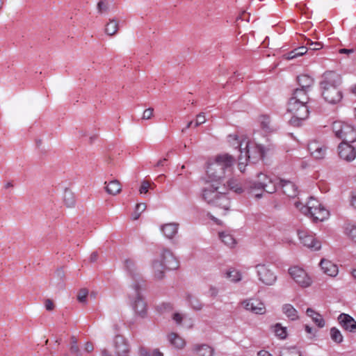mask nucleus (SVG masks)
Wrapping results in <instances>:
<instances>
[{"label": "nucleus", "mask_w": 356, "mask_h": 356, "mask_svg": "<svg viewBox=\"0 0 356 356\" xmlns=\"http://www.w3.org/2000/svg\"><path fill=\"white\" fill-rule=\"evenodd\" d=\"M193 350L198 356H213V350L207 345H195Z\"/></svg>", "instance_id": "c85d7f7f"}, {"label": "nucleus", "mask_w": 356, "mask_h": 356, "mask_svg": "<svg viewBox=\"0 0 356 356\" xmlns=\"http://www.w3.org/2000/svg\"><path fill=\"white\" fill-rule=\"evenodd\" d=\"M173 309L172 305L169 302H163L159 306L160 312L170 311Z\"/></svg>", "instance_id": "8fccbe9b"}, {"label": "nucleus", "mask_w": 356, "mask_h": 356, "mask_svg": "<svg viewBox=\"0 0 356 356\" xmlns=\"http://www.w3.org/2000/svg\"><path fill=\"white\" fill-rule=\"evenodd\" d=\"M119 29V22L116 19H109L105 25V33L109 36L115 35Z\"/></svg>", "instance_id": "c756f323"}, {"label": "nucleus", "mask_w": 356, "mask_h": 356, "mask_svg": "<svg viewBox=\"0 0 356 356\" xmlns=\"http://www.w3.org/2000/svg\"><path fill=\"white\" fill-rule=\"evenodd\" d=\"M300 88L309 90L314 84V79L308 74H300L297 77Z\"/></svg>", "instance_id": "5701e85b"}, {"label": "nucleus", "mask_w": 356, "mask_h": 356, "mask_svg": "<svg viewBox=\"0 0 356 356\" xmlns=\"http://www.w3.org/2000/svg\"><path fill=\"white\" fill-rule=\"evenodd\" d=\"M284 355L285 356H300V353L298 352L295 348L289 350L287 353H284Z\"/></svg>", "instance_id": "6e6d98bb"}, {"label": "nucleus", "mask_w": 356, "mask_h": 356, "mask_svg": "<svg viewBox=\"0 0 356 356\" xmlns=\"http://www.w3.org/2000/svg\"><path fill=\"white\" fill-rule=\"evenodd\" d=\"M160 261L168 270H175L179 266V262L173 254L168 250H163Z\"/></svg>", "instance_id": "f3484780"}, {"label": "nucleus", "mask_w": 356, "mask_h": 356, "mask_svg": "<svg viewBox=\"0 0 356 356\" xmlns=\"http://www.w3.org/2000/svg\"><path fill=\"white\" fill-rule=\"evenodd\" d=\"M225 277L231 282L237 283L242 280V274L235 268H229L225 273Z\"/></svg>", "instance_id": "b1692460"}, {"label": "nucleus", "mask_w": 356, "mask_h": 356, "mask_svg": "<svg viewBox=\"0 0 356 356\" xmlns=\"http://www.w3.org/2000/svg\"><path fill=\"white\" fill-rule=\"evenodd\" d=\"M71 353L74 355L75 356H83L82 352L80 350L79 348H74L73 350L71 351Z\"/></svg>", "instance_id": "680f3d73"}, {"label": "nucleus", "mask_w": 356, "mask_h": 356, "mask_svg": "<svg viewBox=\"0 0 356 356\" xmlns=\"http://www.w3.org/2000/svg\"><path fill=\"white\" fill-rule=\"evenodd\" d=\"M248 138L245 136H238L237 134H229L227 136V149L229 150H238L241 153V149L246 143Z\"/></svg>", "instance_id": "ddd939ff"}, {"label": "nucleus", "mask_w": 356, "mask_h": 356, "mask_svg": "<svg viewBox=\"0 0 356 356\" xmlns=\"http://www.w3.org/2000/svg\"><path fill=\"white\" fill-rule=\"evenodd\" d=\"M78 345H77V340L76 339L75 337H71V343H70V352L73 350V348H78Z\"/></svg>", "instance_id": "4d7b16f0"}, {"label": "nucleus", "mask_w": 356, "mask_h": 356, "mask_svg": "<svg viewBox=\"0 0 356 356\" xmlns=\"http://www.w3.org/2000/svg\"><path fill=\"white\" fill-rule=\"evenodd\" d=\"M146 209V204L145 203L137 204L136 207V209L137 211H139L140 213L143 212Z\"/></svg>", "instance_id": "bf43d9fd"}, {"label": "nucleus", "mask_w": 356, "mask_h": 356, "mask_svg": "<svg viewBox=\"0 0 356 356\" xmlns=\"http://www.w3.org/2000/svg\"><path fill=\"white\" fill-rule=\"evenodd\" d=\"M184 316L180 313H175L172 316V319L175 321L177 325H181Z\"/></svg>", "instance_id": "3c124183"}, {"label": "nucleus", "mask_w": 356, "mask_h": 356, "mask_svg": "<svg viewBox=\"0 0 356 356\" xmlns=\"http://www.w3.org/2000/svg\"><path fill=\"white\" fill-rule=\"evenodd\" d=\"M298 236L300 243L312 250H318L321 243L318 241L312 232L307 229H298Z\"/></svg>", "instance_id": "9b49d317"}, {"label": "nucleus", "mask_w": 356, "mask_h": 356, "mask_svg": "<svg viewBox=\"0 0 356 356\" xmlns=\"http://www.w3.org/2000/svg\"><path fill=\"white\" fill-rule=\"evenodd\" d=\"M307 51V47L306 46L299 47L286 54V58L289 60H291L296 58L298 56H302L305 54Z\"/></svg>", "instance_id": "f704fd0d"}, {"label": "nucleus", "mask_w": 356, "mask_h": 356, "mask_svg": "<svg viewBox=\"0 0 356 356\" xmlns=\"http://www.w3.org/2000/svg\"><path fill=\"white\" fill-rule=\"evenodd\" d=\"M307 90L302 88H297L293 93V96L290 99L299 101L300 102H307L309 97L307 96Z\"/></svg>", "instance_id": "7c9ffc66"}, {"label": "nucleus", "mask_w": 356, "mask_h": 356, "mask_svg": "<svg viewBox=\"0 0 356 356\" xmlns=\"http://www.w3.org/2000/svg\"><path fill=\"white\" fill-rule=\"evenodd\" d=\"M259 280L265 285L272 286L277 281V275L269 265L259 264L254 266Z\"/></svg>", "instance_id": "9d476101"}, {"label": "nucleus", "mask_w": 356, "mask_h": 356, "mask_svg": "<svg viewBox=\"0 0 356 356\" xmlns=\"http://www.w3.org/2000/svg\"><path fill=\"white\" fill-rule=\"evenodd\" d=\"M243 308L256 314H264L266 312V307L263 302L257 299L250 298L241 302Z\"/></svg>", "instance_id": "4468645a"}, {"label": "nucleus", "mask_w": 356, "mask_h": 356, "mask_svg": "<svg viewBox=\"0 0 356 356\" xmlns=\"http://www.w3.org/2000/svg\"><path fill=\"white\" fill-rule=\"evenodd\" d=\"M140 213L136 210L132 216L133 220H137L140 217Z\"/></svg>", "instance_id": "774afa93"}, {"label": "nucleus", "mask_w": 356, "mask_h": 356, "mask_svg": "<svg viewBox=\"0 0 356 356\" xmlns=\"http://www.w3.org/2000/svg\"><path fill=\"white\" fill-rule=\"evenodd\" d=\"M330 334L331 339L335 343H341L343 342V337L338 328L335 327H332L330 331Z\"/></svg>", "instance_id": "e433bc0d"}, {"label": "nucleus", "mask_w": 356, "mask_h": 356, "mask_svg": "<svg viewBox=\"0 0 356 356\" xmlns=\"http://www.w3.org/2000/svg\"><path fill=\"white\" fill-rule=\"evenodd\" d=\"M308 150L316 159L324 158L326 152L325 147L318 141H312L308 144Z\"/></svg>", "instance_id": "a211bd4d"}, {"label": "nucleus", "mask_w": 356, "mask_h": 356, "mask_svg": "<svg viewBox=\"0 0 356 356\" xmlns=\"http://www.w3.org/2000/svg\"><path fill=\"white\" fill-rule=\"evenodd\" d=\"M236 160L229 153H224V174L226 172L233 173Z\"/></svg>", "instance_id": "393cba45"}, {"label": "nucleus", "mask_w": 356, "mask_h": 356, "mask_svg": "<svg viewBox=\"0 0 356 356\" xmlns=\"http://www.w3.org/2000/svg\"><path fill=\"white\" fill-rule=\"evenodd\" d=\"M258 181L252 184L253 188L263 189L268 193H273L280 188L282 192L289 197H295L298 195V187L289 180L276 178L273 181L267 175L259 173L257 176Z\"/></svg>", "instance_id": "f257e3e1"}, {"label": "nucleus", "mask_w": 356, "mask_h": 356, "mask_svg": "<svg viewBox=\"0 0 356 356\" xmlns=\"http://www.w3.org/2000/svg\"><path fill=\"white\" fill-rule=\"evenodd\" d=\"M236 240L232 234L224 232V245H226L229 248H233L236 246Z\"/></svg>", "instance_id": "ea45409f"}, {"label": "nucleus", "mask_w": 356, "mask_h": 356, "mask_svg": "<svg viewBox=\"0 0 356 356\" xmlns=\"http://www.w3.org/2000/svg\"><path fill=\"white\" fill-rule=\"evenodd\" d=\"M320 266L323 273L330 277H335L338 274V267L337 265L326 259H322Z\"/></svg>", "instance_id": "aec40b11"}, {"label": "nucleus", "mask_w": 356, "mask_h": 356, "mask_svg": "<svg viewBox=\"0 0 356 356\" xmlns=\"http://www.w3.org/2000/svg\"><path fill=\"white\" fill-rule=\"evenodd\" d=\"M151 185H154V184H151L147 181H143L140 187L139 191L140 194H145L148 192V189L151 187Z\"/></svg>", "instance_id": "a18cd8bd"}, {"label": "nucleus", "mask_w": 356, "mask_h": 356, "mask_svg": "<svg viewBox=\"0 0 356 356\" xmlns=\"http://www.w3.org/2000/svg\"><path fill=\"white\" fill-rule=\"evenodd\" d=\"M306 314L308 316L311 317L313 322L319 327H323L325 326V321L322 316L316 312L312 308H308L306 311Z\"/></svg>", "instance_id": "bb28decb"}, {"label": "nucleus", "mask_w": 356, "mask_h": 356, "mask_svg": "<svg viewBox=\"0 0 356 356\" xmlns=\"http://www.w3.org/2000/svg\"><path fill=\"white\" fill-rule=\"evenodd\" d=\"M283 313L291 320L294 321L298 318L297 310L290 304L284 305L282 307Z\"/></svg>", "instance_id": "2f4dec72"}, {"label": "nucleus", "mask_w": 356, "mask_h": 356, "mask_svg": "<svg viewBox=\"0 0 356 356\" xmlns=\"http://www.w3.org/2000/svg\"><path fill=\"white\" fill-rule=\"evenodd\" d=\"M227 186L229 190L237 194H240L243 191V188L241 187L238 181L234 178H232L227 181Z\"/></svg>", "instance_id": "c9c22d12"}, {"label": "nucleus", "mask_w": 356, "mask_h": 356, "mask_svg": "<svg viewBox=\"0 0 356 356\" xmlns=\"http://www.w3.org/2000/svg\"><path fill=\"white\" fill-rule=\"evenodd\" d=\"M258 356H272V355L267 350H261L258 352Z\"/></svg>", "instance_id": "0e129e2a"}, {"label": "nucleus", "mask_w": 356, "mask_h": 356, "mask_svg": "<svg viewBox=\"0 0 356 356\" xmlns=\"http://www.w3.org/2000/svg\"><path fill=\"white\" fill-rule=\"evenodd\" d=\"M168 339L170 344L177 349H182L186 346L185 340L177 333L172 332L169 334Z\"/></svg>", "instance_id": "4be33fe9"}, {"label": "nucleus", "mask_w": 356, "mask_h": 356, "mask_svg": "<svg viewBox=\"0 0 356 356\" xmlns=\"http://www.w3.org/2000/svg\"><path fill=\"white\" fill-rule=\"evenodd\" d=\"M289 273L296 283L302 288L308 287L312 284L311 277L302 268L293 266L289 269Z\"/></svg>", "instance_id": "f8f14e48"}, {"label": "nucleus", "mask_w": 356, "mask_h": 356, "mask_svg": "<svg viewBox=\"0 0 356 356\" xmlns=\"http://www.w3.org/2000/svg\"><path fill=\"white\" fill-rule=\"evenodd\" d=\"M337 321L344 330L351 333L356 332V321L349 314L344 313L339 314Z\"/></svg>", "instance_id": "dca6fc26"}, {"label": "nucleus", "mask_w": 356, "mask_h": 356, "mask_svg": "<svg viewBox=\"0 0 356 356\" xmlns=\"http://www.w3.org/2000/svg\"><path fill=\"white\" fill-rule=\"evenodd\" d=\"M270 329L275 333V336L280 339H284L286 338V328L285 327H282L280 323H276L274 325H272Z\"/></svg>", "instance_id": "72a5a7b5"}, {"label": "nucleus", "mask_w": 356, "mask_h": 356, "mask_svg": "<svg viewBox=\"0 0 356 356\" xmlns=\"http://www.w3.org/2000/svg\"><path fill=\"white\" fill-rule=\"evenodd\" d=\"M71 353L74 355L75 356H83L82 352L80 350L79 348H74L73 350L71 351Z\"/></svg>", "instance_id": "052dcab7"}, {"label": "nucleus", "mask_w": 356, "mask_h": 356, "mask_svg": "<svg viewBox=\"0 0 356 356\" xmlns=\"http://www.w3.org/2000/svg\"><path fill=\"white\" fill-rule=\"evenodd\" d=\"M63 202L67 207H73L75 205V197L72 191L66 188L63 194Z\"/></svg>", "instance_id": "473e14b6"}, {"label": "nucleus", "mask_w": 356, "mask_h": 356, "mask_svg": "<svg viewBox=\"0 0 356 356\" xmlns=\"http://www.w3.org/2000/svg\"><path fill=\"white\" fill-rule=\"evenodd\" d=\"M306 47L307 50L310 49L312 51L319 50L323 48V44L319 42H312L310 39L307 40Z\"/></svg>", "instance_id": "a19ab883"}, {"label": "nucleus", "mask_w": 356, "mask_h": 356, "mask_svg": "<svg viewBox=\"0 0 356 356\" xmlns=\"http://www.w3.org/2000/svg\"><path fill=\"white\" fill-rule=\"evenodd\" d=\"M346 234L350 238L356 242V226L348 225L346 228Z\"/></svg>", "instance_id": "79ce46f5"}, {"label": "nucleus", "mask_w": 356, "mask_h": 356, "mask_svg": "<svg viewBox=\"0 0 356 356\" xmlns=\"http://www.w3.org/2000/svg\"><path fill=\"white\" fill-rule=\"evenodd\" d=\"M220 186H216L214 184H210L202 191V197L210 206V210L208 216L212 220L213 223L217 225H221L222 212V192L219 191Z\"/></svg>", "instance_id": "7ed1b4c3"}, {"label": "nucleus", "mask_w": 356, "mask_h": 356, "mask_svg": "<svg viewBox=\"0 0 356 356\" xmlns=\"http://www.w3.org/2000/svg\"><path fill=\"white\" fill-rule=\"evenodd\" d=\"M205 122H206L205 115L203 113H200L196 117L195 124H194V127H197L200 126V124L204 123Z\"/></svg>", "instance_id": "49530a36"}, {"label": "nucleus", "mask_w": 356, "mask_h": 356, "mask_svg": "<svg viewBox=\"0 0 356 356\" xmlns=\"http://www.w3.org/2000/svg\"><path fill=\"white\" fill-rule=\"evenodd\" d=\"M307 102H300L289 99L287 106V111L293 115L290 122L293 125H298L300 122L307 118L309 115V109L306 105Z\"/></svg>", "instance_id": "0eeeda50"}, {"label": "nucleus", "mask_w": 356, "mask_h": 356, "mask_svg": "<svg viewBox=\"0 0 356 356\" xmlns=\"http://www.w3.org/2000/svg\"><path fill=\"white\" fill-rule=\"evenodd\" d=\"M249 19H250L249 14L247 13L245 11H243L238 16H237L236 21L238 22L239 20H241V21L244 20L246 22H249Z\"/></svg>", "instance_id": "603ef678"}, {"label": "nucleus", "mask_w": 356, "mask_h": 356, "mask_svg": "<svg viewBox=\"0 0 356 356\" xmlns=\"http://www.w3.org/2000/svg\"><path fill=\"white\" fill-rule=\"evenodd\" d=\"M44 306L47 310L51 311L54 308V304L50 299H47L44 302Z\"/></svg>", "instance_id": "864d4df0"}, {"label": "nucleus", "mask_w": 356, "mask_h": 356, "mask_svg": "<svg viewBox=\"0 0 356 356\" xmlns=\"http://www.w3.org/2000/svg\"><path fill=\"white\" fill-rule=\"evenodd\" d=\"M351 204L356 209V192L352 194Z\"/></svg>", "instance_id": "69168bd1"}, {"label": "nucleus", "mask_w": 356, "mask_h": 356, "mask_svg": "<svg viewBox=\"0 0 356 356\" xmlns=\"http://www.w3.org/2000/svg\"><path fill=\"white\" fill-rule=\"evenodd\" d=\"M332 129L336 138L341 143H354L356 141V129L353 125L342 121H335Z\"/></svg>", "instance_id": "423d86ee"}, {"label": "nucleus", "mask_w": 356, "mask_h": 356, "mask_svg": "<svg viewBox=\"0 0 356 356\" xmlns=\"http://www.w3.org/2000/svg\"><path fill=\"white\" fill-rule=\"evenodd\" d=\"M98 254L97 252H92L90 255L91 261H95L97 259Z\"/></svg>", "instance_id": "338daca9"}, {"label": "nucleus", "mask_w": 356, "mask_h": 356, "mask_svg": "<svg viewBox=\"0 0 356 356\" xmlns=\"http://www.w3.org/2000/svg\"><path fill=\"white\" fill-rule=\"evenodd\" d=\"M88 294V291L86 289H81L77 295V299L80 302H85Z\"/></svg>", "instance_id": "37998d69"}, {"label": "nucleus", "mask_w": 356, "mask_h": 356, "mask_svg": "<svg viewBox=\"0 0 356 356\" xmlns=\"http://www.w3.org/2000/svg\"><path fill=\"white\" fill-rule=\"evenodd\" d=\"M178 226L177 223H166L161 227V230L166 238H172L177 233Z\"/></svg>", "instance_id": "412c9836"}, {"label": "nucleus", "mask_w": 356, "mask_h": 356, "mask_svg": "<svg viewBox=\"0 0 356 356\" xmlns=\"http://www.w3.org/2000/svg\"><path fill=\"white\" fill-rule=\"evenodd\" d=\"M138 352L140 356H163V354L159 349H154L150 352L146 348L140 347Z\"/></svg>", "instance_id": "58836bf2"}, {"label": "nucleus", "mask_w": 356, "mask_h": 356, "mask_svg": "<svg viewBox=\"0 0 356 356\" xmlns=\"http://www.w3.org/2000/svg\"><path fill=\"white\" fill-rule=\"evenodd\" d=\"M83 350L86 353H91L94 350V346L91 342H86L84 345Z\"/></svg>", "instance_id": "5fc2aeb1"}, {"label": "nucleus", "mask_w": 356, "mask_h": 356, "mask_svg": "<svg viewBox=\"0 0 356 356\" xmlns=\"http://www.w3.org/2000/svg\"><path fill=\"white\" fill-rule=\"evenodd\" d=\"M154 276L157 280L164 277L165 270H167L160 260H155L152 264Z\"/></svg>", "instance_id": "a878e982"}, {"label": "nucleus", "mask_w": 356, "mask_h": 356, "mask_svg": "<svg viewBox=\"0 0 356 356\" xmlns=\"http://www.w3.org/2000/svg\"><path fill=\"white\" fill-rule=\"evenodd\" d=\"M222 174V156L218 154L214 159L210 160L208 163L207 175L208 182L221 184V175Z\"/></svg>", "instance_id": "6e6552de"}, {"label": "nucleus", "mask_w": 356, "mask_h": 356, "mask_svg": "<svg viewBox=\"0 0 356 356\" xmlns=\"http://www.w3.org/2000/svg\"><path fill=\"white\" fill-rule=\"evenodd\" d=\"M140 287L138 284L131 287V291L129 293V297L133 300L132 307L136 314L139 316L144 318L147 314V305L140 295Z\"/></svg>", "instance_id": "1a4fd4ad"}, {"label": "nucleus", "mask_w": 356, "mask_h": 356, "mask_svg": "<svg viewBox=\"0 0 356 356\" xmlns=\"http://www.w3.org/2000/svg\"><path fill=\"white\" fill-rule=\"evenodd\" d=\"M341 83V77L338 73L329 71L323 74L320 85L322 89V95L329 104H336L342 99L343 95L339 88Z\"/></svg>", "instance_id": "f03ea898"}, {"label": "nucleus", "mask_w": 356, "mask_h": 356, "mask_svg": "<svg viewBox=\"0 0 356 356\" xmlns=\"http://www.w3.org/2000/svg\"><path fill=\"white\" fill-rule=\"evenodd\" d=\"M108 7L107 3H106L104 1H100L97 3V9H98L99 13H106L108 10Z\"/></svg>", "instance_id": "de8ad7c7"}, {"label": "nucleus", "mask_w": 356, "mask_h": 356, "mask_svg": "<svg viewBox=\"0 0 356 356\" xmlns=\"http://www.w3.org/2000/svg\"><path fill=\"white\" fill-rule=\"evenodd\" d=\"M259 122L261 129L266 132H270L273 131L270 120L268 116L261 115L259 118Z\"/></svg>", "instance_id": "4c0bfd02"}, {"label": "nucleus", "mask_w": 356, "mask_h": 356, "mask_svg": "<svg viewBox=\"0 0 356 356\" xmlns=\"http://www.w3.org/2000/svg\"><path fill=\"white\" fill-rule=\"evenodd\" d=\"M339 53L349 54L353 53V49H340L339 50Z\"/></svg>", "instance_id": "e2e57ef3"}, {"label": "nucleus", "mask_w": 356, "mask_h": 356, "mask_svg": "<svg viewBox=\"0 0 356 356\" xmlns=\"http://www.w3.org/2000/svg\"><path fill=\"white\" fill-rule=\"evenodd\" d=\"M113 343L115 352L118 356H122L129 353V346L123 337L120 335L115 336Z\"/></svg>", "instance_id": "6ab92c4d"}, {"label": "nucleus", "mask_w": 356, "mask_h": 356, "mask_svg": "<svg viewBox=\"0 0 356 356\" xmlns=\"http://www.w3.org/2000/svg\"><path fill=\"white\" fill-rule=\"evenodd\" d=\"M105 184H106V191L110 195H115L122 191L121 184L116 179L112 180L108 184L105 182Z\"/></svg>", "instance_id": "cd10ccee"}, {"label": "nucleus", "mask_w": 356, "mask_h": 356, "mask_svg": "<svg viewBox=\"0 0 356 356\" xmlns=\"http://www.w3.org/2000/svg\"><path fill=\"white\" fill-rule=\"evenodd\" d=\"M352 143H341L338 145V154L341 159L352 161L356 157V149L351 145Z\"/></svg>", "instance_id": "2eb2a0df"}, {"label": "nucleus", "mask_w": 356, "mask_h": 356, "mask_svg": "<svg viewBox=\"0 0 356 356\" xmlns=\"http://www.w3.org/2000/svg\"><path fill=\"white\" fill-rule=\"evenodd\" d=\"M154 114V109L152 108H148L143 111V119L149 120L152 118Z\"/></svg>", "instance_id": "09e8293b"}, {"label": "nucleus", "mask_w": 356, "mask_h": 356, "mask_svg": "<svg viewBox=\"0 0 356 356\" xmlns=\"http://www.w3.org/2000/svg\"><path fill=\"white\" fill-rule=\"evenodd\" d=\"M264 155V148L260 145L251 142L248 138L238 158L237 168L238 170L243 173L248 162L256 163L263 159Z\"/></svg>", "instance_id": "20e7f679"}, {"label": "nucleus", "mask_w": 356, "mask_h": 356, "mask_svg": "<svg viewBox=\"0 0 356 356\" xmlns=\"http://www.w3.org/2000/svg\"><path fill=\"white\" fill-rule=\"evenodd\" d=\"M294 205L303 214L312 218L314 221H323L329 216V211L312 197L309 199L306 205H303L299 201H296Z\"/></svg>", "instance_id": "39448f33"}, {"label": "nucleus", "mask_w": 356, "mask_h": 356, "mask_svg": "<svg viewBox=\"0 0 356 356\" xmlns=\"http://www.w3.org/2000/svg\"><path fill=\"white\" fill-rule=\"evenodd\" d=\"M124 264L129 270H131V268L134 267V262L131 259H126Z\"/></svg>", "instance_id": "13d9d810"}, {"label": "nucleus", "mask_w": 356, "mask_h": 356, "mask_svg": "<svg viewBox=\"0 0 356 356\" xmlns=\"http://www.w3.org/2000/svg\"><path fill=\"white\" fill-rule=\"evenodd\" d=\"M189 302L193 309H195L196 310H200L202 309V303L200 302V300L197 298H196L195 297H192L189 299Z\"/></svg>", "instance_id": "c03bdc74"}]
</instances>
